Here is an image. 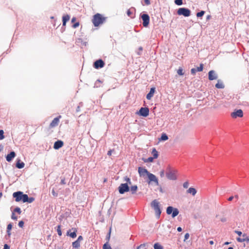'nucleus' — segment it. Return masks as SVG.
Segmentation results:
<instances>
[{
  "label": "nucleus",
  "mask_w": 249,
  "mask_h": 249,
  "mask_svg": "<svg viewBox=\"0 0 249 249\" xmlns=\"http://www.w3.org/2000/svg\"><path fill=\"white\" fill-rule=\"evenodd\" d=\"M106 20V17H103L99 13H97L93 16L92 22L95 27H98L100 25L103 24Z\"/></svg>",
  "instance_id": "obj_1"
},
{
  "label": "nucleus",
  "mask_w": 249,
  "mask_h": 249,
  "mask_svg": "<svg viewBox=\"0 0 249 249\" xmlns=\"http://www.w3.org/2000/svg\"><path fill=\"white\" fill-rule=\"evenodd\" d=\"M13 196L15 198V201L17 202L22 201L24 203L27 201V195L23 194L22 192L18 191L15 192L13 193Z\"/></svg>",
  "instance_id": "obj_2"
},
{
  "label": "nucleus",
  "mask_w": 249,
  "mask_h": 249,
  "mask_svg": "<svg viewBox=\"0 0 249 249\" xmlns=\"http://www.w3.org/2000/svg\"><path fill=\"white\" fill-rule=\"evenodd\" d=\"M151 207L154 209L156 216L159 218L161 214L160 203L157 200L155 199L151 202Z\"/></svg>",
  "instance_id": "obj_3"
},
{
  "label": "nucleus",
  "mask_w": 249,
  "mask_h": 249,
  "mask_svg": "<svg viewBox=\"0 0 249 249\" xmlns=\"http://www.w3.org/2000/svg\"><path fill=\"white\" fill-rule=\"evenodd\" d=\"M191 12L187 8L181 7L178 9L177 14L178 15H182L185 17H188L191 15Z\"/></svg>",
  "instance_id": "obj_4"
},
{
  "label": "nucleus",
  "mask_w": 249,
  "mask_h": 249,
  "mask_svg": "<svg viewBox=\"0 0 249 249\" xmlns=\"http://www.w3.org/2000/svg\"><path fill=\"white\" fill-rule=\"evenodd\" d=\"M140 16L142 20V25L143 27H147L149 24L150 21V17L149 15L146 13H142Z\"/></svg>",
  "instance_id": "obj_5"
},
{
  "label": "nucleus",
  "mask_w": 249,
  "mask_h": 249,
  "mask_svg": "<svg viewBox=\"0 0 249 249\" xmlns=\"http://www.w3.org/2000/svg\"><path fill=\"white\" fill-rule=\"evenodd\" d=\"M166 213L167 214H171L172 213V217H175L178 214L179 211L177 208H174L172 206H169L167 208Z\"/></svg>",
  "instance_id": "obj_6"
},
{
  "label": "nucleus",
  "mask_w": 249,
  "mask_h": 249,
  "mask_svg": "<svg viewBox=\"0 0 249 249\" xmlns=\"http://www.w3.org/2000/svg\"><path fill=\"white\" fill-rule=\"evenodd\" d=\"M177 171L176 170H169L166 172V175L167 178L170 180H176Z\"/></svg>",
  "instance_id": "obj_7"
},
{
  "label": "nucleus",
  "mask_w": 249,
  "mask_h": 249,
  "mask_svg": "<svg viewBox=\"0 0 249 249\" xmlns=\"http://www.w3.org/2000/svg\"><path fill=\"white\" fill-rule=\"evenodd\" d=\"M149 113V109L148 107H141L139 112H137V114L145 117L148 116Z\"/></svg>",
  "instance_id": "obj_8"
},
{
  "label": "nucleus",
  "mask_w": 249,
  "mask_h": 249,
  "mask_svg": "<svg viewBox=\"0 0 249 249\" xmlns=\"http://www.w3.org/2000/svg\"><path fill=\"white\" fill-rule=\"evenodd\" d=\"M119 192L121 194H123L125 192L129 191V188L127 183H122L119 187Z\"/></svg>",
  "instance_id": "obj_9"
},
{
  "label": "nucleus",
  "mask_w": 249,
  "mask_h": 249,
  "mask_svg": "<svg viewBox=\"0 0 249 249\" xmlns=\"http://www.w3.org/2000/svg\"><path fill=\"white\" fill-rule=\"evenodd\" d=\"M104 65V61L101 59L96 60L93 63V67L96 69L102 68Z\"/></svg>",
  "instance_id": "obj_10"
},
{
  "label": "nucleus",
  "mask_w": 249,
  "mask_h": 249,
  "mask_svg": "<svg viewBox=\"0 0 249 249\" xmlns=\"http://www.w3.org/2000/svg\"><path fill=\"white\" fill-rule=\"evenodd\" d=\"M147 176L149 179V181L148 182L149 184L150 183L151 181H153L155 183L156 185H159L158 179L154 174L149 173Z\"/></svg>",
  "instance_id": "obj_11"
},
{
  "label": "nucleus",
  "mask_w": 249,
  "mask_h": 249,
  "mask_svg": "<svg viewBox=\"0 0 249 249\" xmlns=\"http://www.w3.org/2000/svg\"><path fill=\"white\" fill-rule=\"evenodd\" d=\"M243 116V111L240 109L235 110L234 111L231 113V116L233 118H236L237 117H242Z\"/></svg>",
  "instance_id": "obj_12"
},
{
  "label": "nucleus",
  "mask_w": 249,
  "mask_h": 249,
  "mask_svg": "<svg viewBox=\"0 0 249 249\" xmlns=\"http://www.w3.org/2000/svg\"><path fill=\"white\" fill-rule=\"evenodd\" d=\"M61 118V116L59 115L58 117L53 119L49 125L50 128H53L58 125L59 123V120Z\"/></svg>",
  "instance_id": "obj_13"
},
{
  "label": "nucleus",
  "mask_w": 249,
  "mask_h": 249,
  "mask_svg": "<svg viewBox=\"0 0 249 249\" xmlns=\"http://www.w3.org/2000/svg\"><path fill=\"white\" fill-rule=\"evenodd\" d=\"M77 230L76 228H72L71 230H69L67 232V235L69 236L72 238H75L76 237V232Z\"/></svg>",
  "instance_id": "obj_14"
},
{
  "label": "nucleus",
  "mask_w": 249,
  "mask_h": 249,
  "mask_svg": "<svg viewBox=\"0 0 249 249\" xmlns=\"http://www.w3.org/2000/svg\"><path fill=\"white\" fill-rule=\"evenodd\" d=\"M217 74L214 71L211 70L208 72V78L210 80L212 81L217 78Z\"/></svg>",
  "instance_id": "obj_15"
},
{
  "label": "nucleus",
  "mask_w": 249,
  "mask_h": 249,
  "mask_svg": "<svg viewBox=\"0 0 249 249\" xmlns=\"http://www.w3.org/2000/svg\"><path fill=\"white\" fill-rule=\"evenodd\" d=\"M138 172L140 176L143 177L145 175H148V173H149L147 169L141 167L138 168Z\"/></svg>",
  "instance_id": "obj_16"
},
{
  "label": "nucleus",
  "mask_w": 249,
  "mask_h": 249,
  "mask_svg": "<svg viewBox=\"0 0 249 249\" xmlns=\"http://www.w3.org/2000/svg\"><path fill=\"white\" fill-rule=\"evenodd\" d=\"M64 145V142L63 141L61 140H58L55 142L53 145V148L54 149L57 150L61 147H62Z\"/></svg>",
  "instance_id": "obj_17"
},
{
  "label": "nucleus",
  "mask_w": 249,
  "mask_h": 249,
  "mask_svg": "<svg viewBox=\"0 0 249 249\" xmlns=\"http://www.w3.org/2000/svg\"><path fill=\"white\" fill-rule=\"evenodd\" d=\"M237 240L239 242H243L244 241L249 242V237L246 234H243L241 237L237 238Z\"/></svg>",
  "instance_id": "obj_18"
},
{
  "label": "nucleus",
  "mask_w": 249,
  "mask_h": 249,
  "mask_svg": "<svg viewBox=\"0 0 249 249\" xmlns=\"http://www.w3.org/2000/svg\"><path fill=\"white\" fill-rule=\"evenodd\" d=\"M16 156V154L15 152L12 151L9 154H8L6 157V160L7 161H11Z\"/></svg>",
  "instance_id": "obj_19"
},
{
  "label": "nucleus",
  "mask_w": 249,
  "mask_h": 249,
  "mask_svg": "<svg viewBox=\"0 0 249 249\" xmlns=\"http://www.w3.org/2000/svg\"><path fill=\"white\" fill-rule=\"evenodd\" d=\"M70 16L68 14L63 16V17H62V22H63L62 26H65L66 25L67 22L70 20Z\"/></svg>",
  "instance_id": "obj_20"
},
{
  "label": "nucleus",
  "mask_w": 249,
  "mask_h": 249,
  "mask_svg": "<svg viewBox=\"0 0 249 249\" xmlns=\"http://www.w3.org/2000/svg\"><path fill=\"white\" fill-rule=\"evenodd\" d=\"M76 43L77 45L81 46H86L88 43L86 41H84L81 38H78Z\"/></svg>",
  "instance_id": "obj_21"
},
{
  "label": "nucleus",
  "mask_w": 249,
  "mask_h": 249,
  "mask_svg": "<svg viewBox=\"0 0 249 249\" xmlns=\"http://www.w3.org/2000/svg\"><path fill=\"white\" fill-rule=\"evenodd\" d=\"M215 87L217 89H223L224 85L220 80H218L217 83L215 84Z\"/></svg>",
  "instance_id": "obj_22"
},
{
  "label": "nucleus",
  "mask_w": 249,
  "mask_h": 249,
  "mask_svg": "<svg viewBox=\"0 0 249 249\" xmlns=\"http://www.w3.org/2000/svg\"><path fill=\"white\" fill-rule=\"evenodd\" d=\"M25 164L23 162H20V160H19L16 163V167L18 169H21L24 167Z\"/></svg>",
  "instance_id": "obj_23"
},
{
  "label": "nucleus",
  "mask_w": 249,
  "mask_h": 249,
  "mask_svg": "<svg viewBox=\"0 0 249 249\" xmlns=\"http://www.w3.org/2000/svg\"><path fill=\"white\" fill-rule=\"evenodd\" d=\"M72 246L73 248L78 249L80 246V242L76 240L72 242Z\"/></svg>",
  "instance_id": "obj_24"
},
{
  "label": "nucleus",
  "mask_w": 249,
  "mask_h": 249,
  "mask_svg": "<svg viewBox=\"0 0 249 249\" xmlns=\"http://www.w3.org/2000/svg\"><path fill=\"white\" fill-rule=\"evenodd\" d=\"M187 193L191 194L193 196H194L196 193V190L195 188L191 187L187 190Z\"/></svg>",
  "instance_id": "obj_25"
},
{
  "label": "nucleus",
  "mask_w": 249,
  "mask_h": 249,
  "mask_svg": "<svg viewBox=\"0 0 249 249\" xmlns=\"http://www.w3.org/2000/svg\"><path fill=\"white\" fill-rule=\"evenodd\" d=\"M152 154L153 156V158H154L155 159L158 158L159 156L158 152L156 150V149L155 148H153L152 149Z\"/></svg>",
  "instance_id": "obj_26"
},
{
  "label": "nucleus",
  "mask_w": 249,
  "mask_h": 249,
  "mask_svg": "<svg viewBox=\"0 0 249 249\" xmlns=\"http://www.w3.org/2000/svg\"><path fill=\"white\" fill-rule=\"evenodd\" d=\"M137 189L138 187L136 185L132 186L130 188V191L132 194H135L136 191H137Z\"/></svg>",
  "instance_id": "obj_27"
},
{
  "label": "nucleus",
  "mask_w": 249,
  "mask_h": 249,
  "mask_svg": "<svg viewBox=\"0 0 249 249\" xmlns=\"http://www.w3.org/2000/svg\"><path fill=\"white\" fill-rule=\"evenodd\" d=\"M168 139L167 135L165 133H163L161 135V136L160 139V140L161 141H166Z\"/></svg>",
  "instance_id": "obj_28"
},
{
  "label": "nucleus",
  "mask_w": 249,
  "mask_h": 249,
  "mask_svg": "<svg viewBox=\"0 0 249 249\" xmlns=\"http://www.w3.org/2000/svg\"><path fill=\"white\" fill-rule=\"evenodd\" d=\"M155 159L153 157H149L147 159H143V160L145 162H151L153 161V160Z\"/></svg>",
  "instance_id": "obj_29"
},
{
  "label": "nucleus",
  "mask_w": 249,
  "mask_h": 249,
  "mask_svg": "<svg viewBox=\"0 0 249 249\" xmlns=\"http://www.w3.org/2000/svg\"><path fill=\"white\" fill-rule=\"evenodd\" d=\"M205 13V12L204 11H200L196 13V17L197 18H201L204 15Z\"/></svg>",
  "instance_id": "obj_30"
},
{
  "label": "nucleus",
  "mask_w": 249,
  "mask_h": 249,
  "mask_svg": "<svg viewBox=\"0 0 249 249\" xmlns=\"http://www.w3.org/2000/svg\"><path fill=\"white\" fill-rule=\"evenodd\" d=\"M154 249H163V247L159 243H155L154 245Z\"/></svg>",
  "instance_id": "obj_31"
},
{
  "label": "nucleus",
  "mask_w": 249,
  "mask_h": 249,
  "mask_svg": "<svg viewBox=\"0 0 249 249\" xmlns=\"http://www.w3.org/2000/svg\"><path fill=\"white\" fill-rule=\"evenodd\" d=\"M174 2L176 5L180 6L183 4V0H175Z\"/></svg>",
  "instance_id": "obj_32"
},
{
  "label": "nucleus",
  "mask_w": 249,
  "mask_h": 249,
  "mask_svg": "<svg viewBox=\"0 0 249 249\" xmlns=\"http://www.w3.org/2000/svg\"><path fill=\"white\" fill-rule=\"evenodd\" d=\"M57 233L59 235V236H60L62 235V231L61 230V226L60 225H58L57 227Z\"/></svg>",
  "instance_id": "obj_33"
},
{
  "label": "nucleus",
  "mask_w": 249,
  "mask_h": 249,
  "mask_svg": "<svg viewBox=\"0 0 249 249\" xmlns=\"http://www.w3.org/2000/svg\"><path fill=\"white\" fill-rule=\"evenodd\" d=\"M143 50V48L142 47H139L138 51L137 52V54L138 55H141L142 54V51Z\"/></svg>",
  "instance_id": "obj_34"
},
{
  "label": "nucleus",
  "mask_w": 249,
  "mask_h": 249,
  "mask_svg": "<svg viewBox=\"0 0 249 249\" xmlns=\"http://www.w3.org/2000/svg\"><path fill=\"white\" fill-rule=\"evenodd\" d=\"M196 71H201L203 69V64H200L199 67H198L196 69Z\"/></svg>",
  "instance_id": "obj_35"
},
{
  "label": "nucleus",
  "mask_w": 249,
  "mask_h": 249,
  "mask_svg": "<svg viewBox=\"0 0 249 249\" xmlns=\"http://www.w3.org/2000/svg\"><path fill=\"white\" fill-rule=\"evenodd\" d=\"M103 249H112L107 243H105L103 247Z\"/></svg>",
  "instance_id": "obj_36"
},
{
  "label": "nucleus",
  "mask_w": 249,
  "mask_h": 249,
  "mask_svg": "<svg viewBox=\"0 0 249 249\" xmlns=\"http://www.w3.org/2000/svg\"><path fill=\"white\" fill-rule=\"evenodd\" d=\"M177 73L179 75H183L184 74V73L183 72V70L181 68H179L178 69Z\"/></svg>",
  "instance_id": "obj_37"
},
{
  "label": "nucleus",
  "mask_w": 249,
  "mask_h": 249,
  "mask_svg": "<svg viewBox=\"0 0 249 249\" xmlns=\"http://www.w3.org/2000/svg\"><path fill=\"white\" fill-rule=\"evenodd\" d=\"M4 138V131L3 130H0V140H2Z\"/></svg>",
  "instance_id": "obj_38"
},
{
  "label": "nucleus",
  "mask_w": 249,
  "mask_h": 249,
  "mask_svg": "<svg viewBox=\"0 0 249 249\" xmlns=\"http://www.w3.org/2000/svg\"><path fill=\"white\" fill-rule=\"evenodd\" d=\"M35 200V198L33 197H29L27 196V201H26L28 203H32Z\"/></svg>",
  "instance_id": "obj_39"
},
{
  "label": "nucleus",
  "mask_w": 249,
  "mask_h": 249,
  "mask_svg": "<svg viewBox=\"0 0 249 249\" xmlns=\"http://www.w3.org/2000/svg\"><path fill=\"white\" fill-rule=\"evenodd\" d=\"M14 212H17V213H18V214H20V213H21V210H20V208H19V207H16V208L14 209Z\"/></svg>",
  "instance_id": "obj_40"
},
{
  "label": "nucleus",
  "mask_w": 249,
  "mask_h": 249,
  "mask_svg": "<svg viewBox=\"0 0 249 249\" xmlns=\"http://www.w3.org/2000/svg\"><path fill=\"white\" fill-rule=\"evenodd\" d=\"M127 15L128 17H130L131 18H134V17H132L131 15H132V13L130 9H129L127 11Z\"/></svg>",
  "instance_id": "obj_41"
},
{
  "label": "nucleus",
  "mask_w": 249,
  "mask_h": 249,
  "mask_svg": "<svg viewBox=\"0 0 249 249\" xmlns=\"http://www.w3.org/2000/svg\"><path fill=\"white\" fill-rule=\"evenodd\" d=\"M124 180L126 181L128 183V184L130 185L131 184L130 179L129 178H128L127 177H125L124 178Z\"/></svg>",
  "instance_id": "obj_42"
},
{
  "label": "nucleus",
  "mask_w": 249,
  "mask_h": 249,
  "mask_svg": "<svg viewBox=\"0 0 249 249\" xmlns=\"http://www.w3.org/2000/svg\"><path fill=\"white\" fill-rule=\"evenodd\" d=\"M196 72V68H193L191 70V73L193 75H195Z\"/></svg>",
  "instance_id": "obj_43"
},
{
  "label": "nucleus",
  "mask_w": 249,
  "mask_h": 249,
  "mask_svg": "<svg viewBox=\"0 0 249 249\" xmlns=\"http://www.w3.org/2000/svg\"><path fill=\"white\" fill-rule=\"evenodd\" d=\"M79 26V22H76L74 23L72 25V27L73 28H76L78 27Z\"/></svg>",
  "instance_id": "obj_44"
},
{
  "label": "nucleus",
  "mask_w": 249,
  "mask_h": 249,
  "mask_svg": "<svg viewBox=\"0 0 249 249\" xmlns=\"http://www.w3.org/2000/svg\"><path fill=\"white\" fill-rule=\"evenodd\" d=\"M156 88L155 87H152L150 89V90L148 93H154L155 92Z\"/></svg>",
  "instance_id": "obj_45"
},
{
  "label": "nucleus",
  "mask_w": 249,
  "mask_h": 249,
  "mask_svg": "<svg viewBox=\"0 0 249 249\" xmlns=\"http://www.w3.org/2000/svg\"><path fill=\"white\" fill-rule=\"evenodd\" d=\"M146 246H148V244H141L139 246H138L137 247V249H140L143 247H144Z\"/></svg>",
  "instance_id": "obj_46"
},
{
  "label": "nucleus",
  "mask_w": 249,
  "mask_h": 249,
  "mask_svg": "<svg viewBox=\"0 0 249 249\" xmlns=\"http://www.w3.org/2000/svg\"><path fill=\"white\" fill-rule=\"evenodd\" d=\"M11 218H12V219L15 220H17V219H18L17 216H16L15 215V213L14 212H13V213H12V216H11Z\"/></svg>",
  "instance_id": "obj_47"
},
{
  "label": "nucleus",
  "mask_w": 249,
  "mask_h": 249,
  "mask_svg": "<svg viewBox=\"0 0 249 249\" xmlns=\"http://www.w3.org/2000/svg\"><path fill=\"white\" fill-rule=\"evenodd\" d=\"M12 228V224L10 223L8 225L7 227V231H11Z\"/></svg>",
  "instance_id": "obj_48"
},
{
  "label": "nucleus",
  "mask_w": 249,
  "mask_h": 249,
  "mask_svg": "<svg viewBox=\"0 0 249 249\" xmlns=\"http://www.w3.org/2000/svg\"><path fill=\"white\" fill-rule=\"evenodd\" d=\"M24 225V222L23 221H20L18 223V226L20 228H22Z\"/></svg>",
  "instance_id": "obj_49"
},
{
  "label": "nucleus",
  "mask_w": 249,
  "mask_h": 249,
  "mask_svg": "<svg viewBox=\"0 0 249 249\" xmlns=\"http://www.w3.org/2000/svg\"><path fill=\"white\" fill-rule=\"evenodd\" d=\"M52 193L53 196L56 197L57 196V193L55 192L54 189H53Z\"/></svg>",
  "instance_id": "obj_50"
},
{
  "label": "nucleus",
  "mask_w": 249,
  "mask_h": 249,
  "mask_svg": "<svg viewBox=\"0 0 249 249\" xmlns=\"http://www.w3.org/2000/svg\"><path fill=\"white\" fill-rule=\"evenodd\" d=\"M160 177L162 178L164 176V171L163 170L160 171Z\"/></svg>",
  "instance_id": "obj_51"
},
{
  "label": "nucleus",
  "mask_w": 249,
  "mask_h": 249,
  "mask_svg": "<svg viewBox=\"0 0 249 249\" xmlns=\"http://www.w3.org/2000/svg\"><path fill=\"white\" fill-rule=\"evenodd\" d=\"M83 238L82 236L80 235V236H79V237H78V238L76 240L80 242L82 240H83Z\"/></svg>",
  "instance_id": "obj_52"
},
{
  "label": "nucleus",
  "mask_w": 249,
  "mask_h": 249,
  "mask_svg": "<svg viewBox=\"0 0 249 249\" xmlns=\"http://www.w3.org/2000/svg\"><path fill=\"white\" fill-rule=\"evenodd\" d=\"M153 94H147L146 98L148 100H150L151 98L153 97Z\"/></svg>",
  "instance_id": "obj_53"
},
{
  "label": "nucleus",
  "mask_w": 249,
  "mask_h": 249,
  "mask_svg": "<svg viewBox=\"0 0 249 249\" xmlns=\"http://www.w3.org/2000/svg\"><path fill=\"white\" fill-rule=\"evenodd\" d=\"M143 0L145 2V4L147 5H148L150 4V0Z\"/></svg>",
  "instance_id": "obj_54"
},
{
  "label": "nucleus",
  "mask_w": 249,
  "mask_h": 249,
  "mask_svg": "<svg viewBox=\"0 0 249 249\" xmlns=\"http://www.w3.org/2000/svg\"><path fill=\"white\" fill-rule=\"evenodd\" d=\"M220 221L222 222H225L227 221V218L225 217H223L220 219Z\"/></svg>",
  "instance_id": "obj_55"
},
{
  "label": "nucleus",
  "mask_w": 249,
  "mask_h": 249,
  "mask_svg": "<svg viewBox=\"0 0 249 249\" xmlns=\"http://www.w3.org/2000/svg\"><path fill=\"white\" fill-rule=\"evenodd\" d=\"M235 232L239 236H241L242 234V233L240 231H235Z\"/></svg>",
  "instance_id": "obj_56"
},
{
  "label": "nucleus",
  "mask_w": 249,
  "mask_h": 249,
  "mask_svg": "<svg viewBox=\"0 0 249 249\" xmlns=\"http://www.w3.org/2000/svg\"><path fill=\"white\" fill-rule=\"evenodd\" d=\"M183 187L185 188H187L188 187V183L187 182H185L183 184Z\"/></svg>",
  "instance_id": "obj_57"
},
{
  "label": "nucleus",
  "mask_w": 249,
  "mask_h": 249,
  "mask_svg": "<svg viewBox=\"0 0 249 249\" xmlns=\"http://www.w3.org/2000/svg\"><path fill=\"white\" fill-rule=\"evenodd\" d=\"M189 237V234L188 233H186L184 236L185 240H187Z\"/></svg>",
  "instance_id": "obj_58"
},
{
  "label": "nucleus",
  "mask_w": 249,
  "mask_h": 249,
  "mask_svg": "<svg viewBox=\"0 0 249 249\" xmlns=\"http://www.w3.org/2000/svg\"><path fill=\"white\" fill-rule=\"evenodd\" d=\"M3 249H10V247L7 244H5Z\"/></svg>",
  "instance_id": "obj_59"
},
{
  "label": "nucleus",
  "mask_w": 249,
  "mask_h": 249,
  "mask_svg": "<svg viewBox=\"0 0 249 249\" xmlns=\"http://www.w3.org/2000/svg\"><path fill=\"white\" fill-rule=\"evenodd\" d=\"M101 82V81L100 80H97L96 82H95V86H96L97 87H98V83H100Z\"/></svg>",
  "instance_id": "obj_60"
},
{
  "label": "nucleus",
  "mask_w": 249,
  "mask_h": 249,
  "mask_svg": "<svg viewBox=\"0 0 249 249\" xmlns=\"http://www.w3.org/2000/svg\"><path fill=\"white\" fill-rule=\"evenodd\" d=\"M233 198H234L233 196H231L230 197H229V198L228 199V200L229 201H231L233 200Z\"/></svg>",
  "instance_id": "obj_61"
},
{
  "label": "nucleus",
  "mask_w": 249,
  "mask_h": 249,
  "mask_svg": "<svg viewBox=\"0 0 249 249\" xmlns=\"http://www.w3.org/2000/svg\"><path fill=\"white\" fill-rule=\"evenodd\" d=\"M112 151H113L112 150H109V151L107 152V155H108V156H111V154H112Z\"/></svg>",
  "instance_id": "obj_62"
},
{
  "label": "nucleus",
  "mask_w": 249,
  "mask_h": 249,
  "mask_svg": "<svg viewBox=\"0 0 249 249\" xmlns=\"http://www.w3.org/2000/svg\"><path fill=\"white\" fill-rule=\"evenodd\" d=\"M61 183L62 184H65L66 183V182H65V179H64H64H61Z\"/></svg>",
  "instance_id": "obj_63"
},
{
  "label": "nucleus",
  "mask_w": 249,
  "mask_h": 249,
  "mask_svg": "<svg viewBox=\"0 0 249 249\" xmlns=\"http://www.w3.org/2000/svg\"><path fill=\"white\" fill-rule=\"evenodd\" d=\"M75 20H76V18L75 17H73L71 19V22L72 23H73L75 21Z\"/></svg>",
  "instance_id": "obj_64"
}]
</instances>
